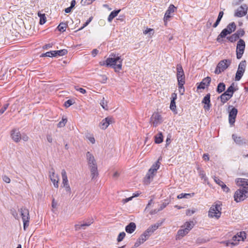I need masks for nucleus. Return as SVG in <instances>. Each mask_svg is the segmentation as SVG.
Listing matches in <instances>:
<instances>
[{
    "mask_svg": "<svg viewBox=\"0 0 248 248\" xmlns=\"http://www.w3.org/2000/svg\"><path fill=\"white\" fill-rule=\"evenodd\" d=\"M122 62L123 59L121 57L116 56L112 53L107 59V66L113 68L116 72L119 71L122 68Z\"/></svg>",
    "mask_w": 248,
    "mask_h": 248,
    "instance_id": "1",
    "label": "nucleus"
},
{
    "mask_svg": "<svg viewBox=\"0 0 248 248\" xmlns=\"http://www.w3.org/2000/svg\"><path fill=\"white\" fill-rule=\"evenodd\" d=\"M86 158L91 171L92 179H93L96 177L98 174L96 160L93 155L89 152H88L86 154Z\"/></svg>",
    "mask_w": 248,
    "mask_h": 248,
    "instance_id": "2",
    "label": "nucleus"
},
{
    "mask_svg": "<svg viewBox=\"0 0 248 248\" xmlns=\"http://www.w3.org/2000/svg\"><path fill=\"white\" fill-rule=\"evenodd\" d=\"M233 197L237 202L245 200L248 197V187H240L235 191Z\"/></svg>",
    "mask_w": 248,
    "mask_h": 248,
    "instance_id": "3",
    "label": "nucleus"
},
{
    "mask_svg": "<svg viewBox=\"0 0 248 248\" xmlns=\"http://www.w3.org/2000/svg\"><path fill=\"white\" fill-rule=\"evenodd\" d=\"M161 159L162 157L161 156L159 157L157 161L154 164L151 168L149 170L145 177V182L146 184L150 183L151 180L153 178L156 170L159 169L160 167L159 161Z\"/></svg>",
    "mask_w": 248,
    "mask_h": 248,
    "instance_id": "4",
    "label": "nucleus"
},
{
    "mask_svg": "<svg viewBox=\"0 0 248 248\" xmlns=\"http://www.w3.org/2000/svg\"><path fill=\"white\" fill-rule=\"evenodd\" d=\"M20 215L23 222V228L25 230L29 225V211L25 207H22L19 210Z\"/></svg>",
    "mask_w": 248,
    "mask_h": 248,
    "instance_id": "5",
    "label": "nucleus"
},
{
    "mask_svg": "<svg viewBox=\"0 0 248 248\" xmlns=\"http://www.w3.org/2000/svg\"><path fill=\"white\" fill-rule=\"evenodd\" d=\"M231 60L229 59H225L220 61L217 64L215 73L219 74L226 70L231 64Z\"/></svg>",
    "mask_w": 248,
    "mask_h": 248,
    "instance_id": "6",
    "label": "nucleus"
},
{
    "mask_svg": "<svg viewBox=\"0 0 248 248\" xmlns=\"http://www.w3.org/2000/svg\"><path fill=\"white\" fill-rule=\"evenodd\" d=\"M221 208L220 207V204H216L213 205L210 208L208 212V216L210 217H215L218 219L221 215Z\"/></svg>",
    "mask_w": 248,
    "mask_h": 248,
    "instance_id": "7",
    "label": "nucleus"
},
{
    "mask_svg": "<svg viewBox=\"0 0 248 248\" xmlns=\"http://www.w3.org/2000/svg\"><path fill=\"white\" fill-rule=\"evenodd\" d=\"M246 67V61L245 60L241 61L239 65L237 71L236 73L235 79L236 81H239L243 76Z\"/></svg>",
    "mask_w": 248,
    "mask_h": 248,
    "instance_id": "8",
    "label": "nucleus"
},
{
    "mask_svg": "<svg viewBox=\"0 0 248 248\" xmlns=\"http://www.w3.org/2000/svg\"><path fill=\"white\" fill-rule=\"evenodd\" d=\"M245 48V43L242 39H240L237 42L236 46V57L238 59L242 58L244 52Z\"/></svg>",
    "mask_w": 248,
    "mask_h": 248,
    "instance_id": "9",
    "label": "nucleus"
},
{
    "mask_svg": "<svg viewBox=\"0 0 248 248\" xmlns=\"http://www.w3.org/2000/svg\"><path fill=\"white\" fill-rule=\"evenodd\" d=\"M49 177L54 186L58 188L59 187V178L58 175L55 174V170L53 168H51L50 170Z\"/></svg>",
    "mask_w": 248,
    "mask_h": 248,
    "instance_id": "10",
    "label": "nucleus"
},
{
    "mask_svg": "<svg viewBox=\"0 0 248 248\" xmlns=\"http://www.w3.org/2000/svg\"><path fill=\"white\" fill-rule=\"evenodd\" d=\"M150 235L151 233H148V231H145L137 240L136 242L134 244V247H138L141 244H143L146 240L149 238Z\"/></svg>",
    "mask_w": 248,
    "mask_h": 248,
    "instance_id": "11",
    "label": "nucleus"
},
{
    "mask_svg": "<svg viewBox=\"0 0 248 248\" xmlns=\"http://www.w3.org/2000/svg\"><path fill=\"white\" fill-rule=\"evenodd\" d=\"M162 122V118L158 112H155L151 117V122L153 124L154 126L156 127Z\"/></svg>",
    "mask_w": 248,
    "mask_h": 248,
    "instance_id": "12",
    "label": "nucleus"
},
{
    "mask_svg": "<svg viewBox=\"0 0 248 248\" xmlns=\"http://www.w3.org/2000/svg\"><path fill=\"white\" fill-rule=\"evenodd\" d=\"M248 6L244 4L237 8L234 13V16L236 17H242L245 16L247 13Z\"/></svg>",
    "mask_w": 248,
    "mask_h": 248,
    "instance_id": "13",
    "label": "nucleus"
},
{
    "mask_svg": "<svg viewBox=\"0 0 248 248\" xmlns=\"http://www.w3.org/2000/svg\"><path fill=\"white\" fill-rule=\"evenodd\" d=\"M237 112V109L235 108H232L229 111V121L231 125H233L235 123Z\"/></svg>",
    "mask_w": 248,
    "mask_h": 248,
    "instance_id": "14",
    "label": "nucleus"
},
{
    "mask_svg": "<svg viewBox=\"0 0 248 248\" xmlns=\"http://www.w3.org/2000/svg\"><path fill=\"white\" fill-rule=\"evenodd\" d=\"M177 78L178 83L185 82V75L182 67L180 65L177 66Z\"/></svg>",
    "mask_w": 248,
    "mask_h": 248,
    "instance_id": "15",
    "label": "nucleus"
},
{
    "mask_svg": "<svg viewBox=\"0 0 248 248\" xmlns=\"http://www.w3.org/2000/svg\"><path fill=\"white\" fill-rule=\"evenodd\" d=\"M202 103L204 104L203 108L205 111H208L211 106L210 102V94H207L203 98Z\"/></svg>",
    "mask_w": 248,
    "mask_h": 248,
    "instance_id": "16",
    "label": "nucleus"
},
{
    "mask_svg": "<svg viewBox=\"0 0 248 248\" xmlns=\"http://www.w3.org/2000/svg\"><path fill=\"white\" fill-rule=\"evenodd\" d=\"M176 9V8L173 4H170V5L168 10L166 12V13L164 16V22H167L168 20H169V18L172 16L171 15V14L174 12L175 10Z\"/></svg>",
    "mask_w": 248,
    "mask_h": 248,
    "instance_id": "17",
    "label": "nucleus"
},
{
    "mask_svg": "<svg viewBox=\"0 0 248 248\" xmlns=\"http://www.w3.org/2000/svg\"><path fill=\"white\" fill-rule=\"evenodd\" d=\"M12 139L16 142H19L21 139V135L18 130L13 129L11 134Z\"/></svg>",
    "mask_w": 248,
    "mask_h": 248,
    "instance_id": "18",
    "label": "nucleus"
},
{
    "mask_svg": "<svg viewBox=\"0 0 248 248\" xmlns=\"http://www.w3.org/2000/svg\"><path fill=\"white\" fill-rule=\"evenodd\" d=\"M113 122V119L111 117H108L103 119L100 123V127L103 129H106L109 124Z\"/></svg>",
    "mask_w": 248,
    "mask_h": 248,
    "instance_id": "19",
    "label": "nucleus"
},
{
    "mask_svg": "<svg viewBox=\"0 0 248 248\" xmlns=\"http://www.w3.org/2000/svg\"><path fill=\"white\" fill-rule=\"evenodd\" d=\"M211 78L209 77H207L204 79H202V82L200 83V84L198 86V89H204L205 86H209L210 82H211Z\"/></svg>",
    "mask_w": 248,
    "mask_h": 248,
    "instance_id": "20",
    "label": "nucleus"
},
{
    "mask_svg": "<svg viewBox=\"0 0 248 248\" xmlns=\"http://www.w3.org/2000/svg\"><path fill=\"white\" fill-rule=\"evenodd\" d=\"M232 138L234 142L239 145H242L247 143L246 140L242 139L241 137L237 136L236 134H232Z\"/></svg>",
    "mask_w": 248,
    "mask_h": 248,
    "instance_id": "21",
    "label": "nucleus"
},
{
    "mask_svg": "<svg viewBox=\"0 0 248 248\" xmlns=\"http://www.w3.org/2000/svg\"><path fill=\"white\" fill-rule=\"evenodd\" d=\"M136 228V224L134 222H130L125 227V231L129 233H132L134 232Z\"/></svg>",
    "mask_w": 248,
    "mask_h": 248,
    "instance_id": "22",
    "label": "nucleus"
},
{
    "mask_svg": "<svg viewBox=\"0 0 248 248\" xmlns=\"http://www.w3.org/2000/svg\"><path fill=\"white\" fill-rule=\"evenodd\" d=\"M235 181L237 185L241 186V187L248 186V179L237 178Z\"/></svg>",
    "mask_w": 248,
    "mask_h": 248,
    "instance_id": "23",
    "label": "nucleus"
},
{
    "mask_svg": "<svg viewBox=\"0 0 248 248\" xmlns=\"http://www.w3.org/2000/svg\"><path fill=\"white\" fill-rule=\"evenodd\" d=\"M188 233V232L186 229L179 230L177 232L176 238V239H180Z\"/></svg>",
    "mask_w": 248,
    "mask_h": 248,
    "instance_id": "24",
    "label": "nucleus"
},
{
    "mask_svg": "<svg viewBox=\"0 0 248 248\" xmlns=\"http://www.w3.org/2000/svg\"><path fill=\"white\" fill-rule=\"evenodd\" d=\"M232 97V94L229 95V94H227L226 93H224L220 96L221 102L223 104H224L227 101H228Z\"/></svg>",
    "mask_w": 248,
    "mask_h": 248,
    "instance_id": "25",
    "label": "nucleus"
},
{
    "mask_svg": "<svg viewBox=\"0 0 248 248\" xmlns=\"http://www.w3.org/2000/svg\"><path fill=\"white\" fill-rule=\"evenodd\" d=\"M229 34H230V33L228 31V29H223L220 33V34L217 36V41L218 42H220L221 38L225 37L227 35Z\"/></svg>",
    "mask_w": 248,
    "mask_h": 248,
    "instance_id": "26",
    "label": "nucleus"
},
{
    "mask_svg": "<svg viewBox=\"0 0 248 248\" xmlns=\"http://www.w3.org/2000/svg\"><path fill=\"white\" fill-rule=\"evenodd\" d=\"M163 137L161 132L159 133L158 134L155 136V142L156 143L159 144L163 141Z\"/></svg>",
    "mask_w": 248,
    "mask_h": 248,
    "instance_id": "27",
    "label": "nucleus"
},
{
    "mask_svg": "<svg viewBox=\"0 0 248 248\" xmlns=\"http://www.w3.org/2000/svg\"><path fill=\"white\" fill-rule=\"evenodd\" d=\"M120 12V10L113 11L111 12L108 18V22H111L112 19L118 15V14H119V13Z\"/></svg>",
    "mask_w": 248,
    "mask_h": 248,
    "instance_id": "28",
    "label": "nucleus"
},
{
    "mask_svg": "<svg viewBox=\"0 0 248 248\" xmlns=\"http://www.w3.org/2000/svg\"><path fill=\"white\" fill-rule=\"evenodd\" d=\"M62 185L68 184V181L67 177L66 172L64 170H62Z\"/></svg>",
    "mask_w": 248,
    "mask_h": 248,
    "instance_id": "29",
    "label": "nucleus"
},
{
    "mask_svg": "<svg viewBox=\"0 0 248 248\" xmlns=\"http://www.w3.org/2000/svg\"><path fill=\"white\" fill-rule=\"evenodd\" d=\"M159 226V224H155L150 227H149L146 231H148V233H151V234L153 233Z\"/></svg>",
    "mask_w": 248,
    "mask_h": 248,
    "instance_id": "30",
    "label": "nucleus"
},
{
    "mask_svg": "<svg viewBox=\"0 0 248 248\" xmlns=\"http://www.w3.org/2000/svg\"><path fill=\"white\" fill-rule=\"evenodd\" d=\"M238 236L237 241H244L246 238V233L245 232H240L236 235Z\"/></svg>",
    "mask_w": 248,
    "mask_h": 248,
    "instance_id": "31",
    "label": "nucleus"
},
{
    "mask_svg": "<svg viewBox=\"0 0 248 248\" xmlns=\"http://www.w3.org/2000/svg\"><path fill=\"white\" fill-rule=\"evenodd\" d=\"M236 28V25L234 22H232L230 23L227 27L226 29H228V31L230 34L231 33L232 31H234Z\"/></svg>",
    "mask_w": 248,
    "mask_h": 248,
    "instance_id": "32",
    "label": "nucleus"
},
{
    "mask_svg": "<svg viewBox=\"0 0 248 248\" xmlns=\"http://www.w3.org/2000/svg\"><path fill=\"white\" fill-rule=\"evenodd\" d=\"M38 16L40 17V24H44L46 22V17L45 14H41L40 12L38 13Z\"/></svg>",
    "mask_w": 248,
    "mask_h": 248,
    "instance_id": "33",
    "label": "nucleus"
},
{
    "mask_svg": "<svg viewBox=\"0 0 248 248\" xmlns=\"http://www.w3.org/2000/svg\"><path fill=\"white\" fill-rule=\"evenodd\" d=\"M225 89V85L224 83L221 82L219 83L218 84L217 89V92L218 93H221L222 92H223Z\"/></svg>",
    "mask_w": 248,
    "mask_h": 248,
    "instance_id": "34",
    "label": "nucleus"
},
{
    "mask_svg": "<svg viewBox=\"0 0 248 248\" xmlns=\"http://www.w3.org/2000/svg\"><path fill=\"white\" fill-rule=\"evenodd\" d=\"M194 225L193 221L186 222L185 224V228L188 232L191 230Z\"/></svg>",
    "mask_w": 248,
    "mask_h": 248,
    "instance_id": "35",
    "label": "nucleus"
},
{
    "mask_svg": "<svg viewBox=\"0 0 248 248\" xmlns=\"http://www.w3.org/2000/svg\"><path fill=\"white\" fill-rule=\"evenodd\" d=\"M55 56H56L55 50L47 52L45 53L42 54L41 55V57H55Z\"/></svg>",
    "mask_w": 248,
    "mask_h": 248,
    "instance_id": "36",
    "label": "nucleus"
},
{
    "mask_svg": "<svg viewBox=\"0 0 248 248\" xmlns=\"http://www.w3.org/2000/svg\"><path fill=\"white\" fill-rule=\"evenodd\" d=\"M67 24L64 23H61L57 27L58 30L60 31H64L66 29Z\"/></svg>",
    "mask_w": 248,
    "mask_h": 248,
    "instance_id": "37",
    "label": "nucleus"
},
{
    "mask_svg": "<svg viewBox=\"0 0 248 248\" xmlns=\"http://www.w3.org/2000/svg\"><path fill=\"white\" fill-rule=\"evenodd\" d=\"M234 92V87L233 84H232L227 89V90H226V91L224 92V93H226L227 94L229 95L232 94V95Z\"/></svg>",
    "mask_w": 248,
    "mask_h": 248,
    "instance_id": "38",
    "label": "nucleus"
},
{
    "mask_svg": "<svg viewBox=\"0 0 248 248\" xmlns=\"http://www.w3.org/2000/svg\"><path fill=\"white\" fill-rule=\"evenodd\" d=\"M185 82H179L178 83V87H179V91L181 95L184 94L185 92V89L184 87V84Z\"/></svg>",
    "mask_w": 248,
    "mask_h": 248,
    "instance_id": "39",
    "label": "nucleus"
},
{
    "mask_svg": "<svg viewBox=\"0 0 248 248\" xmlns=\"http://www.w3.org/2000/svg\"><path fill=\"white\" fill-rule=\"evenodd\" d=\"M55 52L56 56H64L67 53V50L63 49L60 50H55Z\"/></svg>",
    "mask_w": 248,
    "mask_h": 248,
    "instance_id": "40",
    "label": "nucleus"
},
{
    "mask_svg": "<svg viewBox=\"0 0 248 248\" xmlns=\"http://www.w3.org/2000/svg\"><path fill=\"white\" fill-rule=\"evenodd\" d=\"M238 36L235 33L231 36L227 37V39L231 42H233L238 39Z\"/></svg>",
    "mask_w": 248,
    "mask_h": 248,
    "instance_id": "41",
    "label": "nucleus"
},
{
    "mask_svg": "<svg viewBox=\"0 0 248 248\" xmlns=\"http://www.w3.org/2000/svg\"><path fill=\"white\" fill-rule=\"evenodd\" d=\"M67 122V119L62 118V120L60 121L57 124L58 127H62L65 126Z\"/></svg>",
    "mask_w": 248,
    "mask_h": 248,
    "instance_id": "42",
    "label": "nucleus"
},
{
    "mask_svg": "<svg viewBox=\"0 0 248 248\" xmlns=\"http://www.w3.org/2000/svg\"><path fill=\"white\" fill-rule=\"evenodd\" d=\"M196 209L195 208H192L191 209H188L186 210V216H190L193 214H194L196 212Z\"/></svg>",
    "mask_w": 248,
    "mask_h": 248,
    "instance_id": "43",
    "label": "nucleus"
},
{
    "mask_svg": "<svg viewBox=\"0 0 248 248\" xmlns=\"http://www.w3.org/2000/svg\"><path fill=\"white\" fill-rule=\"evenodd\" d=\"M100 105L104 109L106 110L108 109L107 101L105 100L104 98H103V99L101 101Z\"/></svg>",
    "mask_w": 248,
    "mask_h": 248,
    "instance_id": "44",
    "label": "nucleus"
},
{
    "mask_svg": "<svg viewBox=\"0 0 248 248\" xmlns=\"http://www.w3.org/2000/svg\"><path fill=\"white\" fill-rule=\"evenodd\" d=\"M125 233L124 232H120L117 239V241L119 242L122 241L125 237Z\"/></svg>",
    "mask_w": 248,
    "mask_h": 248,
    "instance_id": "45",
    "label": "nucleus"
},
{
    "mask_svg": "<svg viewBox=\"0 0 248 248\" xmlns=\"http://www.w3.org/2000/svg\"><path fill=\"white\" fill-rule=\"evenodd\" d=\"M176 108L175 101L171 100L170 104V109L173 111H175L176 110Z\"/></svg>",
    "mask_w": 248,
    "mask_h": 248,
    "instance_id": "46",
    "label": "nucleus"
},
{
    "mask_svg": "<svg viewBox=\"0 0 248 248\" xmlns=\"http://www.w3.org/2000/svg\"><path fill=\"white\" fill-rule=\"evenodd\" d=\"M189 196H190V194L181 193L177 196V198L178 199L187 198Z\"/></svg>",
    "mask_w": 248,
    "mask_h": 248,
    "instance_id": "47",
    "label": "nucleus"
},
{
    "mask_svg": "<svg viewBox=\"0 0 248 248\" xmlns=\"http://www.w3.org/2000/svg\"><path fill=\"white\" fill-rule=\"evenodd\" d=\"M221 243L225 244L226 246H229L231 245L232 246H235L237 244V243H234L233 242H231V241H222L221 242Z\"/></svg>",
    "mask_w": 248,
    "mask_h": 248,
    "instance_id": "48",
    "label": "nucleus"
},
{
    "mask_svg": "<svg viewBox=\"0 0 248 248\" xmlns=\"http://www.w3.org/2000/svg\"><path fill=\"white\" fill-rule=\"evenodd\" d=\"M101 79L100 80V82L102 83H105L107 80V77L106 75H102L100 76Z\"/></svg>",
    "mask_w": 248,
    "mask_h": 248,
    "instance_id": "49",
    "label": "nucleus"
},
{
    "mask_svg": "<svg viewBox=\"0 0 248 248\" xmlns=\"http://www.w3.org/2000/svg\"><path fill=\"white\" fill-rule=\"evenodd\" d=\"M9 106V104H5L3 107L0 109V115L4 113Z\"/></svg>",
    "mask_w": 248,
    "mask_h": 248,
    "instance_id": "50",
    "label": "nucleus"
},
{
    "mask_svg": "<svg viewBox=\"0 0 248 248\" xmlns=\"http://www.w3.org/2000/svg\"><path fill=\"white\" fill-rule=\"evenodd\" d=\"M214 181L219 186H221V185H223V182L220 180L218 177H214Z\"/></svg>",
    "mask_w": 248,
    "mask_h": 248,
    "instance_id": "51",
    "label": "nucleus"
},
{
    "mask_svg": "<svg viewBox=\"0 0 248 248\" xmlns=\"http://www.w3.org/2000/svg\"><path fill=\"white\" fill-rule=\"evenodd\" d=\"M220 186L222 187L223 191L226 192H228L230 191V189L229 188V187H227L226 185L225 184H224V183H223V185H221Z\"/></svg>",
    "mask_w": 248,
    "mask_h": 248,
    "instance_id": "52",
    "label": "nucleus"
},
{
    "mask_svg": "<svg viewBox=\"0 0 248 248\" xmlns=\"http://www.w3.org/2000/svg\"><path fill=\"white\" fill-rule=\"evenodd\" d=\"M73 104V101L69 99L64 103V106L66 108H68Z\"/></svg>",
    "mask_w": 248,
    "mask_h": 248,
    "instance_id": "53",
    "label": "nucleus"
},
{
    "mask_svg": "<svg viewBox=\"0 0 248 248\" xmlns=\"http://www.w3.org/2000/svg\"><path fill=\"white\" fill-rule=\"evenodd\" d=\"M2 180L6 183H10L11 180L9 177L6 175H3L2 176Z\"/></svg>",
    "mask_w": 248,
    "mask_h": 248,
    "instance_id": "54",
    "label": "nucleus"
},
{
    "mask_svg": "<svg viewBox=\"0 0 248 248\" xmlns=\"http://www.w3.org/2000/svg\"><path fill=\"white\" fill-rule=\"evenodd\" d=\"M235 33L238 36L239 38L240 36H242L244 35L245 31L243 30H239L237 31Z\"/></svg>",
    "mask_w": 248,
    "mask_h": 248,
    "instance_id": "55",
    "label": "nucleus"
},
{
    "mask_svg": "<svg viewBox=\"0 0 248 248\" xmlns=\"http://www.w3.org/2000/svg\"><path fill=\"white\" fill-rule=\"evenodd\" d=\"M75 89H76L77 91H79L80 93H81L82 94H84L86 92V90L82 88H78V87H75Z\"/></svg>",
    "mask_w": 248,
    "mask_h": 248,
    "instance_id": "56",
    "label": "nucleus"
},
{
    "mask_svg": "<svg viewBox=\"0 0 248 248\" xmlns=\"http://www.w3.org/2000/svg\"><path fill=\"white\" fill-rule=\"evenodd\" d=\"M11 213L16 219L18 218V214L15 210H12Z\"/></svg>",
    "mask_w": 248,
    "mask_h": 248,
    "instance_id": "57",
    "label": "nucleus"
},
{
    "mask_svg": "<svg viewBox=\"0 0 248 248\" xmlns=\"http://www.w3.org/2000/svg\"><path fill=\"white\" fill-rule=\"evenodd\" d=\"M63 186L65 188V191L68 193H70L71 188L69 184L63 185Z\"/></svg>",
    "mask_w": 248,
    "mask_h": 248,
    "instance_id": "58",
    "label": "nucleus"
},
{
    "mask_svg": "<svg viewBox=\"0 0 248 248\" xmlns=\"http://www.w3.org/2000/svg\"><path fill=\"white\" fill-rule=\"evenodd\" d=\"M46 140L48 142H49V143H51L53 141V138L51 135L50 134H47L46 135Z\"/></svg>",
    "mask_w": 248,
    "mask_h": 248,
    "instance_id": "59",
    "label": "nucleus"
},
{
    "mask_svg": "<svg viewBox=\"0 0 248 248\" xmlns=\"http://www.w3.org/2000/svg\"><path fill=\"white\" fill-rule=\"evenodd\" d=\"M168 204L167 203H163L160 206L159 208L158 209V211H161L163 210L164 208H165Z\"/></svg>",
    "mask_w": 248,
    "mask_h": 248,
    "instance_id": "60",
    "label": "nucleus"
},
{
    "mask_svg": "<svg viewBox=\"0 0 248 248\" xmlns=\"http://www.w3.org/2000/svg\"><path fill=\"white\" fill-rule=\"evenodd\" d=\"M91 223H83V224H81V227H82V229H85V227H88V226H89L90 225H91Z\"/></svg>",
    "mask_w": 248,
    "mask_h": 248,
    "instance_id": "61",
    "label": "nucleus"
},
{
    "mask_svg": "<svg viewBox=\"0 0 248 248\" xmlns=\"http://www.w3.org/2000/svg\"><path fill=\"white\" fill-rule=\"evenodd\" d=\"M98 53V50L97 49H94L92 52V55L94 57Z\"/></svg>",
    "mask_w": 248,
    "mask_h": 248,
    "instance_id": "62",
    "label": "nucleus"
},
{
    "mask_svg": "<svg viewBox=\"0 0 248 248\" xmlns=\"http://www.w3.org/2000/svg\"><path fill=\"white\" fill-rule=\"evenodd\" d=\"M153 29H150V28H147L144 32L143 33L145 34H146L147 33H151V32H153Z\"/></svg>",
    "mask_w": 248,
    "mask_h": 248,
    "instance_id": "63",
    "label": "nucleus"
},
{
    "mask_svg": "<svg viewBox=\"0 0 248 248\" xmlns=\"http://www.w3.org/2000/svg\"><path fill=\"white\" fill-rule=\"evenodd\" d=\"M220 20H221L220 19L217 18V20H216V22L214 24L213 27L214 28H216L218 26V25L219 24Z\"/></svg>",
    "mask_w": 248,
    "mask_h": 248,
    "instance_id": "64",
    "label": "nucleus"
}]
</instances>
